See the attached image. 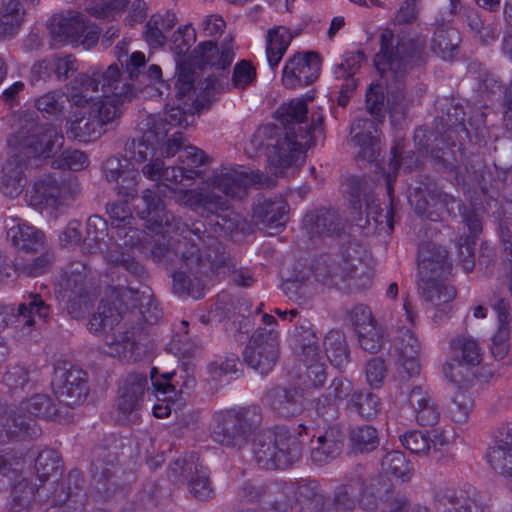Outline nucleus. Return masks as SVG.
<instances>
[{"mask_svg":"<svg viewBox=\"0 0 512 512\" xmlns=\"http://www.w3.org/2000/svg\"><path fill=\"white\" fill-rule=\"evenodd\" d=\"M307 104L295 99L282 104L275 112L279 125L267 124L256 130L246 150L257 154L266 150L268 168L275 176L283 175L289 168H298L304 161V153L315 133L323 132L324 117L312 114L307 123Z\"/></svg>","mask_w":512,"mask_h":512,"instance_id":"obj_1","label":"nucleus"},{"mask_svg":"<svg viewBox=\"0 0 512 512\" xmlns=\"http://www.w3.org/2000/svg\"><path fill=\"white\" fill-rule=\"evenodd\" d=\"M135 209L139 217L149 223L152 229H163L165 233H175L176 237L162 236L151 249L152 259L165 266H177L189 253L199 248L193 236L203 244L207 242L205 224L195 221L191 225L167 211L162 199L151 189L142 192Z\"/></svg>","mask_w":512,"mask_h":512,"instance_id":"obj_2","label":"nucleus"},{"mask_svg":"<svg viewBox=\"0 0 512 512\" xmlns=\"http://www.w3.org/2000/svg\"><path fill=\"white\" fill-rule=\"evenodd\" d=\"M203 245L204 248L187 254L172 273L174 293L200 299L204 297V280L210 273L225 276L234 266L230 254L217 238L207 234Z\"/></svg>","mask_w":512,"mask_h":512,"instance_id":"obj_3","label":"nucleus"},{"mask_svg":"<svg viewBox=\"0 0 512 512\" xmlns=\"http://www.w3.org/2000/svg\"><path fill=\"white\" fill-rule=\"evenodd\" d=\"M423 53V41L402 38L395 45L394 34L390 29L381 33L380 51L375 55L374 64L383 78L395 81V90H390L387 98L391 111L404 113L407 105L401 81L410 69L422 61Z\"/></svg>","mask_w":512,"mask_h":512,"instance_id":"obj_4","label":"nucleus"},{"mask_svg":"<svg viewBox=\"0 0 512 512\" xmlns=\"http://www.w3.org/2000/svg\"><path fill=\"white\" fill-rule=\"evenodd\" d=\"M436 109L441 112L435 119L439 137L435 136L437 145L431 149V158L439 169L452 172L457 167L459 157L462 156L458 136L461 133L468 134L463 123L464 113L447 98L437 100Z\"/></svg>","mask_w":512,"mask_h":512,"instance_id":"obj_5","label":"nucleus"},{"mask_svg":"<svg viewBox=\"0 0 512 512\" xmlns=\"http://www.w3.org/2000/svg\"><path fill=\"white\" fill-rule=\"evenodd\" d=\"M107 264L123 268L129 275L140 282L141 287L121 286V297L132 301L131 307L137 308V314L148 324L156 323L162 317V311L158 307L150 287L144 284L149 278L146 268L133 256L119 249H109L105 254Z\"/></svg>","mask_w":512,"mask_h":512,"instance_id":"obj_6","label":"nucleus"},{"mask_svg":"<svg viewBox=\"0 0 512 512\" xmlns=\"http://www.w3.org/2000/svg\"><path fill=\"white\" fill-rule=\"evenodd\" d=\"M262 424V410L257 405L219 412L214 416L211 437L223 447L241 450L256 435Z\"/></svg>","mask_w":512,"mask_h":512,"instance_id":"obj_7","label":"nucleus"},{"mask_svg":"<svg viewBox=\"0 0 512 512\" xmlns=\"http://www.w3.org/2000/svg\"><path fill=\"white\" fill-rule=\"evenodd\" d=\"M8 142L17 148L15 153L28 161L39 156L49 158L63 146L64 136L54 124H39L27 114L17 120L16 130Z\"/></svg>","mask_w":512,"mask_h":512,"instance_id":"obj_8","label":"nucleus"},{"mask_svg":"<svg viewBox=\"0 0 512 512\" xmlns=\"http://www.w3.org/2000/svg\"><path fill=\"white\" fill-rule=\"evenodd\" d=\"M151 122L157 130L145 131L140 138L129 139L125 143V156L129 160L145 164L142 173L150 180L160 182L165 169L161 153L164 151L166 142L165 123L155 119Z\"/></svg>","mask_w":512,"mask_h":512,"instance_id":"obj_9","label":"nucleus"},{"mask_svg":"<svg viewBox=\"0 0 512 512\" xmlns=\"http://www.w3.org/2000/svg\"><path fill=\"white\" fill-rule=\"evenodd\" d=\"M180 201L208 219L214 232L231 233L240 223V216L230 209L226 198L213 191H198L195 189L181 192Z\"/></svg>","mask_w":512,"mask_h":512,"instance_id":"obj_10","label":"nucleus"},{"mask_svg":"<svg viewBox=\"0 0 512 512\" xmlns=\"http://www.w3.org/2000/svg\"><path fill=\"white\" fill-rule=\"evenodd\" d=\"M80 192L78 179L72 173H51L41 176L26 191L28 204L36 209H55L68 199H74Z\"/></svg>","mask_w":512,"mask_h":512,"instance_id":"obj_11","label":"nucleus"},{"mask_svg":"<svg viewBox=\"0 0 512 512\" xmlns=\"http://www.w3.org/2000/svg\"><path fill=\"white\" fill-rule=\"evenodd\" d=\"M408 199L415 212L430 221H438L444 211L451 214L460 208V201L443 192L427 175L417 177Z\"/></svg>","mask_w":512,"mask_h":512,"instance_id":"obj_12","label":"nucleus"},{"mask_svg":"<svg viewBox=\"0 0 512 512\" xmlns=\"http://www.w3.org/2000/svg\"><path fill=\"white\" fill-rule=\"evenodd\" d=\"M48 28L54 41L83 46L89 50L99 40V31L89 26L84 15L69 11L66 15H56L50 19Z\"/></svg>","mask_w":512,"mask_h":512,"instance_id":"obj_13","label":"nucleus"},{"mask_svg":"<svg viewBox=\"0 0 512 512\" xmlns=\"http://www.w3.org/2000/svg\"><path fill=\"white\" fill-rule=\"evenodd\" d=\"M280 355L279 333L273 328H258L251 336L243 352L248 366L261 374H268Z\"/></svg>","mask_w":512,"mask_h":512,"instance_id":"obj_14","label":"nucleus"},{"mask_svg":"<svg viewBox=\"0 0 512 512\" xmlns=\"http://www.w3.org/2000/svg\"><path fill=\"white\" fill-rule=\"evenodd\" d=\"M148 379L140 373H130L118 389L116 420L122 424H136L140 419Z\"/></svg>","mask_w":512,"mask_h":512,"instance_id":"obj_15","label":"nucleus"},{"mask_svg":"<svg viewBox=\"0 0 512 512\" xmlns=\"http://www.w3.org/2000/svg\"><path fill=\"white\" fill-rule=\"evenodd\" d=\"M210 184L226 196L241 198L245 194L246 188L251 184L257 185L258 188H271L275 186L276 181L263 172H253L238 167L223 168L211 178Z\"/></svg>","mask_w":512,"mask_h":512,"instance_id":"obj_16","label":"nucleus"},{"mask_svg":"<svg viewBox=\"0 0 512 512\" xmlns=\"http://www.w3.org/2000/svg\"><path fill=\"white\" fill-rule=\"evenodd\" d=\"M54 394L64 408L80 406L88 394L87 373L79 368L58 366L52 381Z\"/></svg>","mask_w":512,"mask_h":512,"instance_id":"obj_17","label":"nucleus"},{"mask_svg":"<svg viewBox=\"0 0 512 512\" xmlns=\"http://www.w3.org/2000/svg\"><path fill=\"white\" fill-rule=\"evenodd\" d=\"M365 249L355 239L343 243L339 255L335 256L338 263L350 281V286L356 289H366L371 285L372 271L364 261Z\"/></svg>","mask_w":512,"mask_h":512,"instance_id":"obj_18","label":"nucleus"},{"mask_svg":"<svg viewBox=\"0 0 512 512\" xmlns=\"http://www.w3.org/2000/svg\"><path fill=\"white\" fill-rule=\"evenodd\" d=\"M320 67L316 52L296 53L283 67L282 83L288 89L308 86L319 77Z\"/></svg>","mask_w":512,"mask_h":512,"instance_id":"obj_19","label":"nucleus"},{"mask_svg":"<svg viewBox=\"0 0 512 512\" xmlns=\"http://www.w3.org/2000/svg\"><path fill=\"white\" fill-rule=\"evenodd\" d=\"M505 177L504 167H498L495 163L486 165L479 158H472L469 164L465 166V174L462 176V180L464 185L493 198Z\"/></svg>","mask_w":512,"mask_h":512,"instance_id":"obj_20","label":"nucleus"},{"mask_svg":"<svg viewBox=\"0 0 512 512\" xmlns=\"http://www.w3.org/2000/svg\"><path fill=\"white\" fill-rule=\"evenodd\" d=\"M84 479L77 469L71 470L68 475L57 483L55 490L49 497L54 506H64V512H85L86 493L83 490Z\"/></svg>","mask_w":512,"mask_h":512,"instance_id":"obj_21","label":"nucleus"},{"mask_svg":"<svg viewBox=\"0 0 512 512\" xmlns=\"http://www.w3.org/2000/svg\"><path fill=\"white\" fill-rule=\"evenodd\" d=\"M311 239L314 237H341L345 231V219L332 207H321L308 212L302 221Z\"/></svg>","mask_w":512,"mask_h":512,"instance_id":"obj_22","label":"nucleus"},{"mask_svg":"<svg viewBox=\"0 0 512 512\" xmlns=\"http://www.w3.org/2000/svg\"><path fill=\"white\" fill-rule=\"evenodd\" d=\"M129 159L125 156L123 164L118 157H110L103 164V172L109 183H114L116 193L126 199L137 196V185L140 178L138 170L131 167Z\"/></svg>","mask_w":512,"mask_h":512,"instance_id":"obj_23","label":"nucleus"},{"mask_svg":"<svg viewBox=\"0 0 512 512\" xmlns=\"http://www.w3.org/2000/svg\"><path fill=\"white\" fill-rule=\"evenodd\" d=\"M455 359L446 363L443 367L445 376L454 383H460L462 368L466 366H476L482 361V353L478 343L465 336H458L450 343Z\"/></svg>","mask_w":512,"mask_h":512,"instance_id":"obj_24","label":"nucleus"},{"mask_svg":"<svg viewBox=\"0 0 512 512\" xmlns=\"http://www.w3.org/2000/svg\"><path fill=\"white\" fill-rule=\"evenodd\" d=\"M127 74L126 80L133 88L136 96L145 88L161 81L162 70L159 65H147L145 55L142 52H133L123 62Z\"/></svg>","mask_w":512,"mask_h":512,"instance_id":"obj_25","label":"nucleus"},{"mask_svg":"<svg viewBox=\"0 0 512 512\" xmlns=\"http://www.w3.org/2000/svg\"><path fill=\"white\" fill-rule=\"evenodd\" d=\"M417 260L421 279L444 278L451 273L452 264L448 260L447 250L435 243L420 245Z\"/></svg>","mask_w":512,"mask_h":512,"instance_id":"obj_26","label":"nucleus"},{"mask_svg":"<svg viewBox=\"0 0 512 512\" xmlns=\"http://www.w3.org/2000/svg\"><path fill=\"white\" fill-rule=\"evenodd\" d=\"M50 307L38 294H29L23 303H20L17 310L11 305L0 304V328H4L14 320L22 319L24 324L32 326L34 316L46 320L49 316Z\"/></svg>","mask_w":512,"mask_h":512,"instance_id":"obj_27","label":"nucleus"},{"mask_svg":"<svg viewBox=\"0 0 512 512\" xmlns=\"http://www.w3.org/2000/svg\"><path fill=\"white\" fill-rule=\"evenodd\" d=\"M269 407L280 417L288 418L301 414L305 409L303 390L294 386H275L266 394Z\"/></svg>","mask_w":512,"mask_h":512,"instance_id":"obj_28","label":"nucleus"},{"mask_svg":"<svg viewBox=\"0 0 512 512\" xmlns=\"http://www.w3.org/2000/svg\"><path fill=\"white\" fill-rule=\"evenodd\" d=\"M130 199L107 204L111 227L116 230L119 239L126 247L136 246L141 241V232L134 227V217L128 206Z\"/></svg>","mask_w":512,"mask_h":512,"instance_id":"obj_29","label":"nucleus"},{"mask_svg":"<svg viewBox=\"0 0 512 512\" xmlns=\"http://www.w3.org/2000/svg\"><path fill=\"white\" fill-rule=\"evenodd\" d=\"M305 430L303 425H299L297 431L286 426H276L278 469H287L301 459L303 443L300 436Z\"/></svg>","mask_w":512,"mask_h":512,"instance_id":"obj_30","label":"nucleus"},{"mask_svg":"<svg viewBox=\"0 0 512 512\" xmlns=\"http://www.w3.org/2000/svg\"><path fill=\"white\" fill-rule=\"evenodd\" d=\"M5 229L7 239L16 249L24 252H37L43 248L44 234L20 218H7Z\"/></svg>","mask_w":512,"mask_h":512,"instance_id":"obj_31","label":"nucleus"},{"mask_svg":"<svg viewBox=\"0 0 512 512\" xmlns=\"http://www.w3.org/2000/svg\"><path fill=\"white\" fill-rule=\"evenodd\" d=\"M295 504L300 512H327L328 494L319 480L301 478L297 480Z\"/></svg>","mask_w":512,"mask_h":512,"instance_id":"obj_32","label":"nucleus"},{"mask_svg":"<svg viewBox=\"0 0 512 512\" xmlns=\"http://www.w3.org/2000/svg\"><path fill=\"white\" fill-rule=\"evenodd\" d=\"M288 212V204L282 197L258 198L253 207V218L256 224L275 230L285 226L288 221Z\"/></svg>","mask_w":512,"mask_h":512,"instance_id":"obj_33","label":"nucleus"},{"mask_svg":"<svg viewBox=\"0 0 512 512\" xmlns=\"http://www.w3.org/2000/svg\"><path fill=\"white\" fill-rule=\"evenodd\" d=\"M93 75L97 78L99 90L103 96H109L125 100H132L136 97L133 88L129 85L126 78L116 63L109 65L105 70L94 67Z\"/></svg>","mask_w":512,"mask_h":512,"instance_id":"obj_34","label":"nucleus"},{"mask_svg":"<svg viewBox=\"0 0 512 512\" xmlns=\"http://www.w3.org/2000/svg\"><path fill=\"white\" fill-rule=\"evenodd\" d=\"M343 445V431L337 426H331L317 437L316 446L311 450V461L317 466L326 465L341 454Z\"/></svg>","mask_w":512,"mask_h":512,"instance_id":"obj_35","label":"nucleus"},{"mask_svg":"<svg viewBox=\"0 0 512 512\" xmlns=\"http://www.w3.org/2000/svg\"><path fill=\"white\" fill-rule=\"evenodd\" d=\"M398 353V361L402 368L401 373H406L411 378L420 373L419 353L420 343L415 334L409 329H400L395 340Z\"/></svg>","mask_w":512,"mask_h":512,"instance_id":"obj_36","label":"nucleus"},{"mask_svg":"<svg viewBox=\"0 0 512 512\" xmlns=\"http://www.w3.org/2000/svg\"><path fill=\"white\" fill-rule=\"evenodd\" d=\"M407 403L421 426H434L439 422L440 411L429 392L421 385L414 386L407 395Z\"/></svg>","mask_w":512,"mask_h":512,"instance_id":"obj_37","label":"nucleus"},{"mask_svg":"<svg viewBox=\"0 0 512 512\" xmlns=\"http://www.w3.org/2000/svg\"><path fill=\"white\" fill-rule=\"evenodd\" d=\"M491 467L499 474H506L512 468V426L499 429L495 445L486 454Z\"/></svg>","mask_w":512,"mask_h":512,"instance_id":"obj_38","label":"nucleus"},{"mask_svg":"<svg viewBox=\"0 0 512 512\" xmlns=\"http://www.w3.org/2000/svg\"><path fill=\"white\" fill-rule=\"evenodd\" d=\"M26 165L25 157L15 152L7 159L0 175V190L3 194L11 198L20 195L25 185L23 171Z\"/></svg>","mask_w":512,"mask_h":512,"instance_id":"obj_39","label":"nucleus"},{"mask_svg":"<svg viewBox=\"0 0 512 512\" xmlns=\"http://www.w3.org/2000/svg\"><path fill=\"white\" fill-rule=\"evenodd\" d=\"M232 39H225L221 49L213 41H205L200 43L195 49V53L199 60L200 67L211 66L219 70H225L229 67L234 59V52L231 47Z\"/></svg>","mask_w":512,"mask_h":512,"instance_id":"obj_40","label":"nucleus"},{"mask_svg":"<svg viewBox=\"0 0 512 512\" xmlns=\"http://www.w3.org/2000/svg\"><path fill=\"white\" fill-rule=\"evenodd\" d=\"M157 368L151 369L150 375L152 385L155 390L156 397L162 400L165 404H157L153 407V413L157 418H165L171 414L172 409L176 410L177 406L175 397L177 396V390L175 385L172 383L173 378L176 376L174 372L164 373L160 378L155 379Z\"/></svg>","mask_w":512,"mask_h":512,"instance_id":"obj_41","label":"nucleus"},{"mask_svg":"<svg viewBox=\"0 0 512 512\" xmlns=\"http://www.w3.org/2000/svg\"><path fill=\"white\" fill-rule=\"evenodd\" d=\"M20 409L19 412L10 414L3 419H0V439L3 433L9 440H27L35 439L41 435V428L37 425V422L28 416L23 415Z\"/></svg>","mask_w":512,"mask_h":512,"instance_id":"obj_42","label":"nucleus"},{"mask_svg":"<svg viewBox=\"0 0 512 512\" xmlns=\"http://www.w3.org/2000/svg\"><path fill=\"white\" fill-rule=\"evenodd\" d=\"M89 268L83 262H71L64 270L59 281L62 296L92 291L93 283L88 278Z\"/></svg>","mask_w":512,"mask_h":512,"instance_id":"obj_43","label":"nucleus"},{"mask_svg":"<svg viewBox=\"0 0 512 512\" xmlns=\"http://www.w3.org/2000/svg\"><path fill=\"white\" fill-rule=\"evenodd\" d=\"M363 486L364 480L359 476L352 477L347 482L338 485L333 491V497L328 495L327 512H350L354 510Z\"/></svg>","mask_w":512,"mask_h":512,"instance_id":"obj_44","label":"nucleus"},{"mask_svg":"<svg viewBox=\"0 0 512 512\" xmlns=\"http://www.w3.org/2000/svg\"><path fill=\"white\" fill-rule=\"evenodd\" d=\"M430 48L443 60L452 59L459 49V32L443 20L434 25Z\"/></svg>","mask_w":512,"mask_h":512,"instance_id":"obj_45","label":"nucleus"},{"mask_svg":"<svg viewBox=\"0 0 512 512\" xmlns=\"http://www.w3.org/2000/svg\"><path fill=\"white\" fill-rule=\"evenodd\" d=\"M183 146V135L180 131L172 134L165 142L164 151L161 155L165 157H172L179 153V159L182 163L187 165L188 169H194L206 164L209 160L207 154L195 146Z\"/></svg>","mask_w":512,"mask_h":512,"instance_id":"obj_46","label":"nucleus"},{"mask_svg":"<svg viewBox=\"0 0 512 512\" xmlns=\"http://www.w3.org/2000/svg\"><path fill=\"white\" fill-rule=\"evenodd\" d=\"M376 131V122L366 118L355 119L350 131L352 141L361 148L362 158L370 162L376 158V137L373 136Z\"/></svg>","mask_w":512,"mask_h":512,"instance_id":"obj_47","label":"nucleus"},{"mask_svg":"<svg viewBox=\"0 0 512 512\" xmlns=\"http://www.w3.org/2000/svg\"><path fill=\"white\" fill-rule=\"evenodd\" d=\"M404 146L402 141H398L394 147L391 149L392 158L389 162L390 170L389 172H383V177L386 182V191L387 195L390 198V205L391 210H393V183L396 181L397 178V171L399 169V166L402 164L405 169L411 170L413 167H416L418 165V158L415 157V154L413 151L404 152L403 151ZM390 214H392V211L388 212L385 217H388Z\"/></svg>","mask_w":512,"mask_h":512,"instance_id":"obj_48","label":"nucleus"},{"mask_svg":"<svg viewBox=\"0 0 512 512\" xmlns=\"http://www.w3.org/2000/svg\"><path fill=\"white\" fill-rule=\"evenodd\" d=\"M276 427L259 433L253 442V454L257 464L268 470L278 469Z\"/></svg>","mask_w":512,"mask_h":512,"instance_id":"obj_49","label":"nucleus"},{"mask_svg":"<svg viewBox=\"0 0 512 512\" xmlns=\"http://www.w3.org/2000/svg\"><path fill=\"white\" fill-rule=\"evenodd\" d=\"M64 406L56 404L53 399L46 394H36L28 401L21 404V410L28 412L34 417L52 419L54 421H68L67 412H63Z\"/></svg>","mask_w":512,"mask_h":512,"instance_id":"obj_50","label":"nucleus"},{"mask_svg":"<svg viewBox=\"0 0 512 512\" xmlns=\"http://www.w3.org/2000/svg\"><path fill=\"white\" fill-rule=\"evenodd\" d=\"M296 481L267 482L268 493L266 502L276 511L287 512L292 509L296 500Z\"/></svg>","mask_w":512,"mask_h":512,"instance_id":"obj_51","label":"nucleus"},{"mask_svg":"<svg viewBox=\"0 0 512 512\" xmlns=\"http://www.w3.org/2000/svg\"><path fill=\"white\" fill-rule=\"evenodd\" d=\"M116 327V332L106 336L105 342L108 346L106 352L111 356L119 358L133 356L137 349L135 328L130 331L126 328L125 324L121 325V323Z\"/></svg>","mask_w":512,"mask_h":512,"instance_id":"obj_52","label":"nucleus"},{"mask_svg":"<svg viewBox=\"0 0 512 512\" xmlns=\"http://www.w3.org/2000/svg\"><path fill=\"white\" fill-rule=\"evenodd\" d=\"M122 99L103 96V99L94 102L90 107L89 111L99 123V126L103 129V133L110 129H113L122 114L119 102Z\"/></svg>","mask_w":512,"mask_h":512,"instance_id":"obj_53","label":"nucleus"},{"mask_svg":"<svg viewBox=\"0 0 512 512\" xmlns=\"http://www.w3.org/2000/svg\"><path fill=\"white\" fill-rule=\"evenodd\" d=\"M25 9L20 0H1L0 3V35L14 36L23 23Z\"/></svg>","mask_w":512,"mask_h":512,"instance_id":"obj_54","label":"nucleus"},{"mask_svg":"<svg viewBox=\"0 0 512 512\" xmlns=\"http://www.w3.org/2000/svg\"><path fill=\"white\" fill-rule=\"evenodd\" d=\"M349 453L353 455L374 451L379 446L378 431L371 425H360L349 430Z\"/></svg>","mask_w":512,"mask_h":512,"instance_id":"obj_55","label":"nucleus"},{"mask_svg":"<svg viewBox=\"0 0 512 512\" xmlns=\"http://www.w3.org/2000/svg\"><path fill=\"white\" fill-rule=\"evenodd\" d=\"M292 39L293 35L286 27L279 26L268 31L266 55L272 69L279 65Z\"/></svg>","mask_w":512,"mask_h":512,"instance_id":"obj_56","label":"nucleus"},{"mask_svg":"<svg viewBox=\"0 0 512 512\" xmlns=\"http://www.w3.org/2000/svg\"><path fill=\"white\" fill-rule=\"evenodd\" d=\"M437 279L438 278L421 279L419 291L422 298L436 307L450 304L456 297V289Z\"/></svg>","mask_w":512,"mask_h":512,"instance_id":"obj_57","label":"nucleus"},{"mask_svg":"<svg viewBox=\"0 0 512 512\" xmlns=\"http://www.w3.org/2000/svg\"><path fill=\"white\" fill-rule=\"evenodd\" d=\"M97 81L92 68L87 73L78 74L68 86L70 100L78 107L88 104L93 98L91 93L100 91Z\"/></svg>","mask_w":512,"mask_h":512,"instance_id":"obj_58","label":"nucleus"},{"mask_svg":"<svg viewBox=\"0 0 512 512\" xmlns=\"http://www.w3.org/2000/svg\"><path fill=\"white\" fill-rule=\"evenodd\" d=\"M324 348L331 365L343 369L349 363V349L345 334L340 330H330L324 338Z\"/></svg>","mask_w":512,"mask_h":512,"instance_id":"obj_59","label":"nucleus"},{"mask_svg":"<svg viewBox=\"0 0 512 512\" xmlns=\"http://www.w3.org/2000/svg\"><path fill=\"white\" fill-rule=\"evenodd\" d=\"M67 124L69 125L66 131L68 138L78 141L90 142L103 134V129L89 110L86 114L76 117Z\"/></svg>","mask_w":512,"mask_h":512,"instance_id":"obj_60","label":"nucleus"},{"mask_svg":"<svg viewBox=\"0 0 512 512\" xmlns=\"http://www.w3.org/2000/svg\"><path fill=\"white\" fill-rule=\"evenodd\" d=\"M402 445L414 454H426L431 449L438 451V446L447 444L446 439L442 434L435 433L433 438H430L422 431H409L400 437Z\"/></svg>","mask_w":512,"mask_h":512,"instance_id":"obj_61","label":"nucleus"},{"mask_svg":"<svg viewBox=\"0 0 512 512\" xmlns=\"http://www.w3.org/2000/svg\"><path fill=\"white\" fill-rule=\"evenodd\" d=\"M346 409L363 419L371 420L379 414L381 402L376 394L359 390L348 399Z\"/></svg>","mask_w":512,"mask_h":512,"instance_id":"obj_62","label":"nucleus"},{"mask_svg":"<svg viewBox=\"0 0 512 512\" xmlns=\"http://www.w3.org/2000/svg\"><path fill=\"white\" fill-rule=\"evenodd\" d=\"M295 341L301 354L308 359H316L320 355L319 338L308 319H300L295 327Z\"/></svg>","mask_w":512,"mask_h":512,"instance_id":"obj_63","label":"nucleus"},{"mask_svg":"<svg viewBox=\"0 0 512 512\" xmlns=\"http://www.w3.org/2000/svg\"><path fill=\"white\" fill-rule=\"evenodd\" d=\"M124 318L125 315L117 308L101 302L97 311L89 319L88 329L95 333L113 330Z\"/></svg>","mask_w":512,"mask_h":512,"instance_id":"obj_64","label":"nucleus"}]
</instances>
